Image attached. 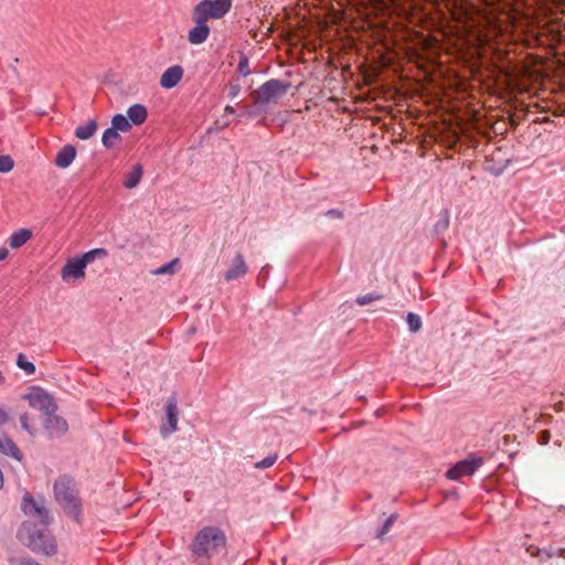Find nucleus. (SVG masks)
<instances>
[{
    "label": "nucleus",
    "instance_id": "nucleus-1",
    "mask_svg": "<svg viewBox=\"0 0 565 565\" xmlns=\"http://www.w3.org/2000/svg\"><path fill=\"white\" fill-rule=\"evenodd\" d=\"M225 532L215 525H205L196 532L189 550L196 559L210 561L226 551Z\"/></svg>",
    "mask_w": 565,
    "mask_h": 565
},
{
    "label": "nucleus",
    "instance_id": "nucleus-2",
    "mask_svg": "<svg viewBox=\"0 0 565 565\" xmlns=\"http://www.w3.org/2000/svg\"><path fill=\"white\" fill-rule=\"evenodd\" d=\"M53 493L64 513L79 524L83 516V503L75 479L70 475L58 476L53 483Z\"/></svg>",
    "mask_w": 565,
    "mask_h": 565
},
{
    "label": "nucleus",
    "instance_id": "nucleus-3",
    "mask_svg": "<svg viewBox=\"0 0 565 565\" xmlns=\"http://www.w3.org/2000/svg\"><path fill=\"white\" fill-rule=\"evenodd\" d=\"M47 526L42 523L39 525L32 521H25L18 530V539L34 553L53 556L57 548Z\"/></svg>",
    "mask_w": 565,
    "mask_h": 565
},
{
    "label": "nucleus",
    "instance_id": "nucleus-4",
    "mask_svg": "<svg viewBox=\"0 0 565 565\" xmlns=\"http://www.w3.org/2000/svg\"><path fill=\"white\" fill-rule=\"evenodd\" d=\"M107 254L108 253L105 248H95L79 257L67 260L61 271L62 279L68 280L70 278H83L85 276V268L87 264L93 262L97 256L105 257Z\"/></svg>",
    "mask_w": 565,
    "mask_h": 565
},
{
    "label": "nucleus",
    "instance_id": "nucleus-5",
    "mask_svg": "<svg viewBox=\"0 0 565 565\" xmlns=\"http://www.w3.org/2000/svg\"><path fill=\"white\" fill-rule=\"evenodd\" d=\"M180 397L177 392H173L166 401L163 405L164 416L161 420L159 430L160 435L163 438L169 437L173 433L178 430V422H179V409Z\"/></svg>",
    "mask_w": 565,
    "mask_h": 565
},
{
    "label": "nucleus",
    "instance_id": "nucleus-6",
    "mask_svg": "<svg viewBox=\"0 0 565 565\" xmlns=\"http://www.w3.org/2000/svg\"><path fill=\"white\" fill-rule=\"evenodd\" d=\"M232 8V0H202L193 9V17L207 22L209 19H221Z\"/></svg>",
    "mask_w": 565,
    "mask_h": 565
},
{
    "label": "nucleus",
    "instance_id": "nucleus-7",
    "mask_svg": "<svg viewBox=\"0 0 565 565\" xmlns=\"http://www.w3.org/2000/svg\"><path fill=\"white\" fill-rule=\"evenodd\" d=\"M484 462L483 457L476 454H469L465 459L456 462L446 472L450 480H458L461 477L472 476Z\"/></svg>",
    "mask_w": 565,
    "mask_h": 565
},
{
    "label": "nucleus",
    "instance_id": "nucleus-8",
    "mask_svg": "<svg viewBox=\"0 0 565 565\" xmlns=\"http://www.w3.org/2000/svg\"><path fill=\"white\" fill-rule=\"evenodd\" d=\"M290 85L280 79H270L264 83L257 90L256 103H276L289 89Z\"/></svg>",
    "mask_w": 565,
    "mask_h": 565
},
{
    "label": "nucleus",
    "instance_id": "nucleus-9",
    "mask_svg": "<svg viewBox=\"0 0 565 565\" xmlns=\"http://www.w3.org/2000/svg\"><path fill=\"white\" fill-rule=\"evenodd\" d=\"M44 503L45 500L42 497L35 499L26 492L22 498L21 509L24 514L39 518L43 525H50L52 518Z\"/></svg>",
    "mask_w": 565,
    "mask_h": 565
},
{
    "label": "nucleus",
    "instance_id": "nucleus-10",
    "mask_svg": "<svg viewBox=\"0 0 565 565\" xmlns=\"http://www.w3.org/2000/svg\"><path fill=\"white\" fill-rule=\"evenodd\" d=\"M32 408L41 411L43 414L51 415L57 409V405L46 391H31L23 396Z\"/></svg>",
    "mask_w": 565,
    "mask_h": 565
},
{
    "label": "nucleus",
    "instance_id": "nucleus-11",
    "mask_svg": "<svg viewBox=\"0 0 565 565\" xmlns=\"http://www.w3.org/2000/svg\"><path fill=\"white\" fill-rule=\"evenodd\" d=\"M44 429L51 439H58L67 433L68 424L66 419L53 413L44 420Z\"/></svg>",
    "mask_w": 565,
    "mask_h": 565
},
{
    "label": "nucleus",
    "instance_id": "nucleus-12",
    "mask_svg": "<svg viewBox=\"0 0 565 565\" xmlns=\"http://www.w3.org/2000/svg\"><path fill=\"white\" fill-rule=\"evenodd\" d=\"M184 70L181 65L168 67L160 76L159 84L164 89L174 88L183 78Z\"/></svg>",
    "mask_w": 565,
    "mask_h": 565
},
{
    "label": "nucleus",
    "instance_id": "nucleus-13",
    "mask_svg": "<svg viewBox=\"0 0 565 565\" xmlns=\"http://www.w3.org/2000/svg\"><path fill=\"white\" fill-rule=\"evenodd\" d=\"M195 26H193L188 33V41L191 44L198 45L206 41L210 35V26L207 22L201 20L199 17H193Z\"/></svg>",
    "mask_w": 565,
    "mask_h": 565
},
{
    "label": "nucleus",
    "instance_id": "nucleus-14",
    "mask_svg": "<svg viewBox=\"0 0 565 565\" xmlns=\"http://www.w3.org/2000/svg\"><path fill=\"white\" fill-rule=\"evenodd\" d=\"M76 157V148L72 145L64 146L54 159V163L60 169L68 168Z\"/></svg>",
    "mask_w": 565,
    "mask_h": 565
},
{
    "label": "nucleus",
    "instance_id": "nucleus-15",
    "mask_svg": "<svg viewBox=\"0 0 565 565\" xmlns=\"http://www.w3.org/2000/svg\"><path fill=\"white\" fill-rule=\"evenodd\" d=\"M247 271V266L242 254H237L234 258L233 265L224 274L226 281H231L244 276Z\"/></svg>",
    "mask_w": 565,
    "mask_h": 565
},
{
    "label": "nucleus",
    "instance_id": "nucleus-16",
    "mask_svg": "<svg viewBox=\"0 0 565 565\" xmlns=\"http://www.w3.org/2000/svg\"><path fill=\"white\" fill-rule=\"evenodd\" d=\"M0 452L18 461H22L23 459L22 451L19 449L17 444L8 436H4L3 439H0Z\"/></svg>",
    "mask_w": 565,
    "mask_h": 565
},
{
    "label": "nucleus",
    "instance_id": "nucleus-17",
    "mask_svg": "<svg viewBox=\"0 0 565 565\" xmlns=\"http://www.w3.org/2000/svg\"><path fill=\"white\" fill-rule=\"evenodd\" d=\"M128 120L136 126L142 125L148 117L147 108L141 104H135L127 110Z\"/></svg>",
    "mask_w": 565,
    "mask_h": 565
},
{
    "label": "nucleus",
    "instance_id": "nucleus-18",
    "mask_svg": "<svg viewBox=\"0 0 565 565\" xmlns=\"http://www.w3.org/2000/svg\"><path fill=\"white\" fill-rule=\"evenodd\" d=\"M32 237V232L29 228H20L14 231L9 237V246L17 249L26 244Z\"/></svg>",
    "mask_w": 565,
    "mask_h": 565
},
{
    "label": "nucleus",
    "instance_id": "nucleus-19",
    "mask_svg": "<svg viewBox=\"0 0 565 565\" xmlns=\"http://www.w3.org/2000/svg\"><path fill=\"white\" fill-rule=\"evenodd\" d=\"M96 130L97 121L95 119H90L85 125H79L75 129V136L81 140H87L95 135Z\"/></svg>",
    "mask_w": 565,
    "mask_h": 565
},
{
    "label": "nucleus",
    "instance_id": "nucleus-20",
    "mask_svg": "<svg viewBox=\"0 0 565 565\" xmlns=\"http://www.w3.org/2000/svg\"><path fill=\"white\" fill-rule=\"evenodd\" d=\"M118 141H120V135L115 128L109 127L104 131L102 137L104 147L113 148Z\"/></svg>",
    "mask_w": 565,
    "mask_h": 565
},
{
    "label": "nucleus",
    "instance_id": "nucleus-21",
    "mask_svg": "<svg viewBox=\"0 0 565 565\" xmlns=\"http://www.w3.org/2000/svg\"><path fill=\"white\" fill-rule=\"evenodd\" d=\"M142 175V167L140 164H136L132 171L127 175L124 185L127 189H134L138 185Z\"/></svg>",
    "mask_w": 565,
    "mask_h": 565
},
{
    "label": "nucleus",
    "instance_id": "nucleus-22",
    "mask_svg": "<svg viewBox=\"0 0 565 565\" xmlns=\"http://www.w3.org/2000/svg\"><path fill=\"white\" fill-rule=\"evenodd\" d=\"M111 127L117 131L127 132L131 128V124L126 116L122 114H116L111 118Z\"/></svg>",
    "mask_w": 565,
    "mask_h": 565
},
{
    "label": "nucleus",
    "instance_id": "nucleus-23",
    "mask_svg": "<svg viewBox=\"0 0 565 565\" xmlns=\"http://www.w3.org/2000/svg\"><path fill=\"white\" fill-rule=\"evenodd\" d=\"M17 366L23 370L29 375L35 372V365L33 364V362L29 361L26 355L23 353L18 354Z\"/></svg>",
    "mask_w": 565,
    "mask_h": 565
},
{
    "label": "nucleus",
    "instance_id": "nucleus-24",
    "mask_svg": "<svg viewBox=\"0 0 565 565\" xmlns=\"http://www.w3.org/2000/svg\"><path fill=\"white\" fill-rule=\"evenodd\" d=\"M564 551L563 550H553V548H539L535 553V556L539 557L541 561H545L547 558L552 557H561L563 556Z\"/></svg>",
    "mask_w": 565,
    "mask_h": 565
},
{
    "label": "nucleus",
    "instance_id": "nucleus-25",
    "mask_svg": "<svg viewBox=\"0 0 565 565\" xmlns=\"http://www.w3.org/2000/svg\"><path fill=\"white\" fill-rule=\"evenodd\" d=\"M397 514L396 513H393L391 514L386 520L385 522L383 523V525L377 530V533H376V536L381 540H383L384 535L386 533L390 532L393 523L396 521L397 519Z\"/></svg>",
    "mask_w": 565,
    "mask_h": 565
},
{
    "label": "nucleus",
    "instance_id": "nucleus-26",
    "mask_svg": "<svg viewBox=\"0 0 565 565\" xmlns=\"http://www.w3.org/2000/svg\"><path fill=\"white\" fill-rule=\"evenodd\" d=\"M277 459H278L277 454L268 455L263 460L255 462L254 468L259 469V470L270 468L271 466H274V463L277 461Z\"/></svg>",
    "mask_w": 565,
    "mask_h": 565
},
{
    "label": "nucleus",
    "instance_id": "nucleus-27",
    "mask_svg": "<svg viewBox=\"0 0 565 565\" xmlns=\"http://www.w3.org/2000/svg\"><path fill=\"white\" fill-rule=\"evenodd\" d=\"M406 321H407L408 328L412 332H417L420 330L422 320H420L419 316H417L413 312H409L406 317Z\"/></svg>",
    "mask_w": 565,
    "mask_h": 565
},
{
    "label": "nucleus",
    "instance_id": "nucleus-28",
    "mask_svg": "<svg viewBox=\"0 0 565 565\" xmlns=\"http://www.w3.org/2000/svg\"><path fill=\"white\" fill-rule=\"evenodd\" d=\"M13 167L14 161L10 156H0V173H8L13 169Z\"/></svg>",
    "mask_w": 565,
    "mask_h": 565
},
{
    "label": "nucleus",
    "instance_id": "nucleus-29",
    "mask_svg": "<svg viewBox=\"0 0 565 565\" xmlns=\"http://www.w3.org/2000/svg\"><path fill=\"white\" fill-rule=\"evenodd\" d=\"M382 298H383L382 295L372 292V294H367V295H363V296L358 297L356 298V302L360 306H365V305H367V303H370L372 301L380 300Z\"/></svg>",
    "mask_w": 565,
    "mask_h": 565
},
{
    "label": "nucleus",
    "instance_id": "nucleus-30",
    "mask_svg": "<svg viewBox=\"0 0 565 565\" xmlns=\"http://www.w3.org/2000/svg\"><path fill=\"white\" fill-rule=\"evenodd\" d=\"M11 565H42L31 557H13L10 558Z\"/></svg>",
    "mask_w": 565,
    "mask_h": 565
},
{
    "label": "nucleus",
    "instance_id": "nucleus-31",
    "mask_svg": "<svg viewBox=\"0 0 565 565\" xmlns=\"http://www.w3.org/2000/svg\"><path fill=\"white\" fill-rule=\"evenodd\" d=\"M179 262L178 258H174L173 260H171L170 263L159 267L154 274L157 275H163V274H167V273H171L172 271V267Z\"/></svg>",
    "mask_w": 565,
    "mask_h": 565
},
{
    "label": "nucleus",
    "instance_id": "nucleus-32",
    "mask_svg": "<svg viewBox=\"0 0 565 565\" xmlns=\"http://www.w3.org/2000/svg\"><path fill=\"white\" fill-rule=\"evenodd\" d=\"M20 423H21L22 429H24L25 431H28L31 435L34 434V429L29 424V416H28V414H22L20 416Z\"/></svg>",
    "mask_w": 565,
    "mask_h": 565
},
{
    "label": "nucleus",
    "instance_id": "nucleus-33",
    "mask_svg": "<svg viewBox=\"0 0 565 565\" xmlns=\"http://www.w3.org/2000/svg\"><path fill=\"white\" fill-rule=\"evenodd\" d=\"M551 434L548 430H542L537 435V443L542 446H545L550 443Z\"/></svg>",
    "mask_w": 565,
    "mask_h": 565
},
{
    "label": "nucleus",
    "instance_id": "nucleus-34",
    "mask_svg": "<svg viewBox=\"0 0 565 565\" xmlns=\"http://www.w3.org/2000/svg\"><path fill=\"white\" fill-rule=\"evenodd\" d=\"M238 72L243 75V76H247L249 74V70H248V61L247 58H242L238 63Z\"/></svg>",
    "mask_w": 565,
    "mask_h": 565
},
{
    "label": "nucleus",
    "instance_id": "nucleus-35",
    "mask_svg": "<svg viewBox=\"0 0 565 565\" xmlns=\"http://www.w3.org/2000/svg\"><path fill=\"white\" fill-rule=\"evenodd\" d=\"M239 90H241L239 85H237V84L232 85L231 86V92L228 94V97L234 99L237 96V94L239 93Z\"/></svg>",
    "mask_w": 565,
    "mask_h": 565
},
{
    "label": "nucleus",
    "instance_id": "nucleus-36",
    "mask_svg": "<svg viewBox=\"0 0 565 565\" xmlns=\"http://www.w3.org/2000/svg\"><path fill=\"white\" fill-rule=\"evenodd\" d=\"M8 413L3 408H0V426L4 425L8 422Z\"/></svg>",
    "mask_w": 565,
    "mask_h": 565
},
{
    "label": "nucleus",
    "instance_id": "nucleus-37",
    "mask_svg": "<svg viewBox=\"0 0 565 565\" xmlns=\"http://www.w3.org/2000/svg\"><path fill=\"white\" fill-rule=\"evenodd\" d=\"M9 256V250L6 247L0 248V262L4 260Z\"/></svg>",
    "mask_w": 565,
    "mask_h": 565
},
{
    "label": "nucleus",
    "instance_id": "nucleus-38",
    "mask_svg": "<svg viewBox=\"0 0 565 565\" xmlns=\"http://www.w3.org/2000/svg\"><path fill=\"white\" fill-rule=\"evenodd\" d=\"M329 215H332V216H337V217H341L342 216V213L340 211H337V210H330L328 212Z\"/></svg>",
    "mask_w": 565,
    "mask_h": 565
},
{
    "label": "nucleus",
    "instance_id": "nucleus-39",
    "mask_svg": "<svg viewBox=\"0 0 565 565\" xmlns=\"http://www.w3.org/2000/svg\"><path fill=\"white\" fill-rule=\"evenodd\" d=\"M224 110H225V113H228V114H233L235 111L234 108L230 105H226Z\"/></svg>",
    "mask_w": 565,
    "mask_h": 565
},
{
    "label": "nucleus",
    "instance_id": "nucleus-40",
    "mask_svg": "<svg viewBox=\"0 0 565 565\" xmlns=\"http://www.w3.org/2000/svg\"><path fill=\"white\" fill-rule=\"evenodd\" d=\"M4 384V376L2 374V372L0 371V385H3Z\"/></svg>",
    "mask_w": 565,
    "mask_h": 565
}]
</instances>
